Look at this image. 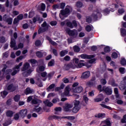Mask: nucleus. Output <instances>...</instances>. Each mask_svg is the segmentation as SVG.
<instances>
[{"mask_svg": "<svg viewBox=\"0 0 126 126\" xmlns=\"http://www.w3.org/2000/svg\"><path fill=\"white\" fill-rule=\"evenodd\" d=\"M65 6V3H61L59 4V8H61L62 9H63L64 7Z\"/></svg>", "mask_w": 126, "mask_h": 126, "instance_id": "58", "label": "nucleus"}, {"mask_svg": "<svg viewBox=\"0 0 126 126\" xmlns=\"http://www.w3.org/2000/svg\"><path fill=\"white\" fill-rule=\"evenodd\" d=\"M15 89H16V88L13 86L12 84L9 85L7 87V90L10 92H13V91H15Z\"/></svg>", "mask_w": 126, "mask_h": 126, "instance_id": "25", "label": "nucleus"}, {"mask_svg": "<svg viewBox=\"0 0 126 126\" xmlns=\"http://www.w3.org/2000/svg\"><path fill=\"white\" fill-rule=\"evenodd\" d=\"M5 69H6V66L4 67L1 71H0V78H3L4 76H6V79L8 80L10 78V74L12 70L9 69L5 71Z\"/></svg>", "mask_w": 126, "mask_h": 126, "instance_id": "4", "label": "nucleus"}, {"mask_svg": "<svg viewBox=\"0 0 126 126\" xmlns=\"http://www.w3.org/2000/svg\"><path fill=\"white\" fill-rule=\"evenodd\" d=\"M121 63L122 65H126V60L125 58H122L121 61Z\"/></svg>", "mask_w": 126, "mask_h": 126, "instance_id": "54", "label": "nucleus"}, {"mask_svg": "<svg viewBox=\"0 0 126 126\" xmlns=\"http://www.w3.org/2000/svg\"><path fill=\"white\" fill-rule=\"evenodd\" d=\"M64 88V84H62L61 85L60 87H56L55 88V91H60V90H61L62 89H63Z\"/></svg>", "mask_w": 126, "mask_h": 126, "instance_id": "37", "label": "nucleus"}, {"mask_svg": "<svg viewBox=\"0 0 126 126\" xmlns=\"http://www.w3.org/2000/svg\"><path fill=\"white\" fill-rule=\"evenodd\" d=\"M121 35L123 36H126V30L125 29H121Z\"/></svg>", "mask_w": 126, "mask_h": 126, "instance_id": "48", "label": "nucleus"}, {"mask_svg": "<svg viewBox=\"0 0 126 126\" xmlns=\"http://www.w3.org/2000/svg\"><path fill=\"white\" fill-rule=\"evenodd\" d=\"M100 82H101V84H102L103 85H105V84H107V81H106L105 79H102L100 80Z\"/></svg>", "mask_w": 126, "mask_h": 126, "instance_id": "63", "label": "nucleus"}, {"mask_svg": "<svg viewBox=\"0 0 126 126\" xmlns=\"http://www.w3.org/2000/svg\"><path fill=\"white\" fill-rule=\"evenodd\" d=\"M34 14L35 13H34L33 11L30 12L29 14V18H32V17L34 16Z\"/></svg>", "mask_w": 126, "mask_h": 126, "instance_id": "60", "label": "nucleus"}, {"mask_svg": "<svg viewBox=\"0 0 126 126\" xmlns=\"http://www.w3.org/2000/svg\"><path fill=\"white\" fill-rule=\"evenodd\" d=\"M41 27L39 28L38 31V34H41L43 33V32H46L49 29L50 27V25L48 24L46 21H44L43 23L41 25Z\"/></svg>", "mask_w": 126, "mask_h": 126, "instance_id": "8", "label": "nucleus"}, {"mask_svg": "<svg viewBox=\"0 0 126 126\" xmlns=\"http://www.w3.org/2000/svg\"><path fill=\"white\" fill-rule=\"evenodd\" d=\"M88 62H89V63H91V64L92 63H95V62H96V59H93L89 60Z\"/></svg>", "mask_w": 126, "mask_h": 126, "instance_id": "64", "label": "nucleus"}, {"mask_svg": "<svg viewBox=\"0 0 126 126\" xmlns=\"http://www.w3.org/2000/svg\"><path fill=\"white\" fill-rule=\"evenodd\" d=\"M42 111V108L38 107V106H35L34 108H33V110L31 111V113H33V112H36V113H38L39 114H41L40 112Z\"/></svg>", "mask_w": 126, "mask_h": 126, "instance_id": "23", "label": "nucleus"}, {"mask_svg": "<svg viewBox=\"0 0 126 126\" xmlns=\"http://www.w3.org/2000/svg\"><path fill=\"white\" fill-rule=\"evenodd\" d=\"M54 74H55V72H51L48 74L47 77H48L49 80L51 79V78H52V77H53Z\"/></svg>", "mask_w": 126, "mask_h": 126, "instance_id": "53", "label": "nucleus"}, {"mask_svg": "<svg viewBox=\"0 0 126 126\" xmlns=\"http://www.w3.org/2000/svg\"><path fill=\"white\" fill-rule=\"evenodd\" d=\"M6 116H7V117L11 118V117L13 116V112L11 110L7 111L6 113Z\"/></svg>", "mask_w": 126, "mask_h": 126, "instance_id": "34", "label": "nucleus"}, {"mask_svg": "<svg viewBox=\"0 0 126 126\" xmlns=\"http://www.w3.org/2000/svg\"><path fill=\"white\" fill-rule=\"evenodd\" d=\"M19 117H20V115H19V113H16V114L14 115V120H15L16 121H18V120L19 119Z\"/></svg>", "mask_w": 126, "mask_h": 126, "instance_id": "56", "label": "nucleus"}, {"mask_svg": "<svg viewBox=\"0 0 126 126\" xmlns=\"http://www.w3.org/2000/svg\"><path fill=\"white\" fill-rule=\"evenodd\" d=\"M36 55L38 58H42L43 56H46L47 53L44 51H37Z\"/></svg>", "mask_w": 126, "mask_h": 126, "instance_id": "22", "label": "nucleus"}, {"mask_svg": "<svg viewBox=\"0 0 126 126\" xmlns=\"http://www.w3.org/2000/svg\"><path fill=\"white\" fill-rule=\"evenodd\" d=\"M80 110V106H74L73 108V113H77Z\"/></svg>", "mask_w": 126, "mask_h": 126, "instance_id": "39", "label": "nucleus"}, {"mask_svg": "<svg viewBox=\"0 0 126 126\" xmlns=\"http://www.w3.org/2000/svg\"><path fill=\"white\" fill-rule=\"evenodd\" d=\"M7 94H8V93L6 91H3L1 92V96L2 98H5Z\"/></svg>", "mask_w": 126, "mask_h": 126, "instance_id": "50", "label": "nucleus"}, {"mask_svg": "<svg viewBox=\"0 0 126 126\" xmlns=\"http://www.w3.org/2000/svg\"><path fill=\"white\" fill-rule=\"evenodd\" d=\"M46 38L47 40H48L49 42H50L52 44V45H55L57 44V43L56 42H55L54 41L52 40V39H51V37H50L48 36H46Z\"/></svg>", "mask_w": 126, "mask_h": 126, "instance_id": "38", "label": "nucleus"}, {"mask_svg": "<svg viewBox=\"0 0 126 126\" xmlns=\"http://www.w3.org/2000/svg\"><path fill=\"white\" fill-rule=\"evenodd\" d=\"M119 8V5L117 4H113L110 6V9L106 8L103 10V13L104 15H107V14H109L110 13V11H112V12L115 10V8Z\"/></svg>", "mask_w": 126, "mask_h": 126, "instance_id": "9", "label": "nucleus"}, {"mask_svg": "<svg viewBox=\"0 0 126 126\" xmlns=\"http://www.w3.org/2000/svg\"><path fill=\"white\" fill-rule=\"evenodd\" d=\"M76 6L77 7H79V8H80L81 7L83 6V3H82L81 1H78L76 3Z\"/></svg>", "mask_w": 126, "mask_h": 126, "instance_id": "46", "label": "nucleus"}, {"mask_svg": "<svg viewBox=\"0 0 126 126\" xmlns=\"http://www.w3.org/2000/svg\"><path fill=\"white\" fill-rule=\"evenodd\" d=\"M102 91H104L107 95H111L112 93H113L112 88H111L110 87H103L102 88Z\"/></svg>", "mask_w": 126, "mask_h": 126, "instance_id": "15", "label": "nucleus"}, {"mask_svg": "<svg viewBox=\"0 0 126 126\" xmlns=\"http://www.w3.org/2000/svg\"><path fill=\"white\" fill-rule=\"evenodd\" d=\"M82 90H83V88L81 86L73 88V91L74 93H81V92H82Z\"/></svg>", "mask_w": 126, "mask_h": 126, "instance_id": "21", "label": "nucleus"}, {"mask_svg": "<svg viewBox=\"0 0 126 126\" xmlns=\"http://www.w3.org/2000/svg\"><path fill=\"white\" fill-rule=\"evenodd\" d=\"M41 19L40 18L39 16H36V17H34L33 19V23H36L37 21H40V20Z\"/></svg>", "mask_w": 126, "mask_h": 126, "instance_id": "43", "label": "nucleus"}, {"mask_svg": "<svg viewBox=\"0 0 126 126\" xmlns=\"http://www.w3.org/2000/svg\"><path fill=\"white\" fill-rule=\"evenodd\" d=\"M41 6V10H42L43 11H44V10H45V9H46V5H45V4L44 3H41L40 5Z\"/></svg>", "mask_w": 126, "mask_h": 126, "instance_id": "57", "label": "nucleus"}, {"mask_svg": "<svg viewBox=\"0 0 126 126\" xmlns=\"http://www.w3.org/2000/svg\"><path fill=\"white\" fill-rule=\"evenodd\" d=\"M79 58H81L83 60L87 59H93V58H95L94 55H87L85 54H82L78 56Z\"/></svg>", "mask_w": 126, "mask_h": 126, "instance_id": "17", "label": "nucleus"}, {"mask_svg": "<svg viewBox=\"0 0 126 126\" xmlns=\"http://www.w3.org/2000/svg\"><path fill=\"white\" fill-rule=\"evenodd\" d=\"M19 115H20V118H22V119L25 118L27 115V109H22L20 110L19 112Z\"/></svg>", "mask_w": 126, "mask_h": 126, "instance_id": "18", "label": "nucleus"}, {"mask_svg": "<svg viewBox=\"0 0 126 126\" xmlns=\"http://www.w3.org/2000/svg\"><path fill=\"white\" fill-rule=\"evenodd\" d=\"M65 31L69 36H72L73 37H74V38H76V37H77V31L75 30L71 31L69 28H67L66 29Z\"/></svg>", "mask_w": 126, "mask_h": 126, "instance_id": "10", "label": "nucleus"}, {"mask_svg": "<svg viewBox=\"0 0 126 126\" xmlns=\"http://www.w3.org/2000/svg\"><path fill=\"white\" fill-rule=\"evenodd\" d=\"M119 70L121 74H125L126 73V68L124 67L119 68Z\"/></svg>", "mask_w": 126, "mask_h": 126, "instance_id": "42", "label": "nucleus"}, {"mask_svg": "<svg viewBox=\"0 0 126 126\" xmlns=\"http://www.w3.org/2000/svg\"><path fill=\"white\" fill-rule=\"evenodd\" d=\"M56 86V84H52L51 85H50L49 87H48L47 88V90L48 91V92L51 91V90H53V89H54V88H55V87Z\"/></svg>", "mask_w": 126, "mask_h": 126, "instance_id": "35", "label": "nucleus"}, {"mask_svg": "<svg viewBox=\"0 0 126 126\" xmlns=\"http://www.w3.org/2000/svg\"><path fill=\"white\" fill-rule=\"evenodd\" d=\"M92 29H93V28L91 26L88 25L86 27V30L87 32H90Z\"/></svg>", "mask_w": 126, "mask_h": 126, "instance_id": "49", "label": "nucleus"}, {"mask_svg": "<svg viewBox=\"0 0 126 126\" xmlns=\"http://www.w3.org/2000/svg\"><path fill=\"white\" fill-rule=\"evenodd\" d=\"M83 62H84V60H81L79 61V59L77 58H74L73 59V63L75 64V67L74 68H75V67L80 68L81 67H82V66H84L85 64L83 63Z\"/></svg>", "mask_w": 126, "mask_h": 126, "instance_id": "6", "label": "nucleus"}, {"mask_svg": "<svg viewBox=\"0 0 126 126\" xmlns=\"http://www.w3.org/2000/svg\"><path fill=\"white\" fill-rule=\"evenodd\" d=\"M90 76V72L89 71L84 72L82 75V78H88Z\"/></svg>", "mask_w": 126, "mask_h": 126, "instance_id": "24", "label": "nucleus"}, {"mask_svg": "<svg viewBox=\"0 0 126 126\" xmlns=\"http://www.w3.org/2000/svg\"><path fill=\"white\" fill-rule=\"evenodd\" d=\"M46 68V65L44 64L42 66H40L38 68H36L37 72H40V71H44Z\"/></svg>", "mask_w": 126, "mask_h": 126, "instance_id": "26", "label": "nucleus"}, {"mask_svg": "<svg viewBox=\"0 0 126 126\" xmlns=\"http://www.w3.org/2000/svg\"><path fill=\"white\" fill-rule=\"evenodd\" d=\"M74 106L75 107H80L79 104H80V102L79 100H74L73 101Z\"/></svg>", "mask_w": 126, "mask_h": 126, "instance_id": "51", "label": "nucleus"}, {"mask_svg": "<svg viewBox=\"0 0 126 126\" xmlns=\"http://www.w3.org/2000/svg\"><path fill=\"white\" fill-rule=\"evenodd\" d=\"M72 12V7L67 5L64 10H61L59 14L61 19H64Z\"/></svg>", "mask_w": 126, "mask_h": 126, "instance_id": "1", "label": "nucleus"}, {"mask_svg": "<svg viewBox=\"0 0 126 126\" xmlns=\"http://www.w3.org/2000/svg\"><path fill=\"white\" fill-rule=\"evenodd\" d=\"M69 91H70V87H69V86H67L65 87L64 93L61 94V97H66V96H70V94H69Z\"/></svg>", "mask_w": 126, "mask_h": 126, "instance_id": "14", "label": "nucleus"}, {"mask_svg": "<svg viewBox=\"0 0 126 126\" xmlns=\"http://www.w3.org/2000/svg\"><path fill=\"white\" fill-rule=\"evenodd\" d=\"M73 107L72 104L67 103L63 107L64 111L65 112H69L70 109Z\"/></svg>", "mask_w": 126, "mask_h": 126, "instance_id": "20", "label": "nucleus"}, {"mask_svg": "<svg viewBox=\"0 0 126 126\" xmlns=\"http://www.w3.org/2000/svg\"><path fill=\"white\" fill-rule=\"evenodd\" d=\"M126 10L123 8H120L118 10V15H123L124 13H125V12Z\"/></svg>", "mask_w": 126, "mask_h": 126, "instance_id": "30", "label": "nucleus"}, {"mask_svg": "<svg viewBox=\"0 0 126 126\" xmlns=\"http://www.w3.org/2000/svg\"><path fill=\"white\" fill-rule=\"evenodd\" d=\"M126 76L123 78L121 85L119 86L120 89L122 91L125 90L124 93V95H126Z\"/></svg>", "mask_w": 126, "mask_h": 126, "instance_id": "12", "label": "nucleus"}, {"mask_svg": "<svg viewBox=\"0 0 126 126\" xmlns=\"http://www.w3.org/2000/svg\"><path fill=\"white\" fill-rule=\"evenodd\" d=\"M29 63H32V67H34V66H36V63H37V61L35 59H31L28 61Z\"/></svg>", "mask_w": 126, "mask_h": 126, "instance_id": "29", "label": "nucleus"}, {"mask_svg": "<svg viewBox=\"0 0 126 126\" xmlns=\"http://www.w3.org/2000/svg\"><path fill=\"white\" fill-rule=\"evenodd\" d=\"M61 24L62 26H63L65 24H66L67 26L70 28H74V27H76V26H77V23L74 20L72 21V23L69 21L66 20L64 22H61Z\"/></svg>", "mask_w": 126, "mask_h": 126, "instance_id": "7", "label": "nucleus"}, {"mask_svg": "<svg viewBox=\"0 0 126 126\" xmlns=\"http://www.w3.org/2000/svg\"><path fill=\"white\" fill-rule=\"evenodd\" d=\"M83 102H85V103H82V105H83V106H86V105L88 104V101H89V99L87 96L84 95L83 98Z\"/></svg>", "mask_w": 126, "mask_h": 126, "instance_id": "28", "label": "nucleus"}, {"mask_svg": "<svg viewBox=\"0 0 126 126\" xmlns=\"http://www.w3.org/2000/svg\"><path fill=\"white\" fill-rule=\"evenodd\" d=\"M73 49L75 53H78L80 51L79 47L75 45L73 47Z\"/></svg>", "mask_w": 126, "mask_h": 126, "instance_id": "44", "label": "nucleus"}, {"mask_svg": "<svg viewBox=\"0 0 126 126\" xmlns=\"http://www.w3.org/2000/svg\"><path fill=\"white\" fill-rule=\"evenodd\" d=\"M101 125H106L107 126H111V122L109 119H106L101 122Z\"/></svg>", "mask_w": 126, "mask_h": 126, "instance_id": "31", "label": "nucleus"}, {"mask_svg": "<svg viewBox=\"0 0 126 126\" xmlns=\"http://www.w3.org/2000/svg\"><path fill=\"white\" fill-rule=\"evenodd\" d=\"M3 19L4 21H6V22H7L8 24H9V25L12 24V18H8V16H7L6 14H5L3 16Z\"/></svg>", "mask_w": 126, "mask_h": 126, "instance_id": "16", "label": "nucleus"}, {"mask_svg": "<svg viewBox=\"0 0 126 126\" xmlns=\"http://www.w3.org/2000/svg\"><path fill=\"white\" fill-rule=\"evenodd\" d=\"M35 44L36 47H39V46H41V41L39 40H36L35 41Z\"/></svg>", "mask_w": 126, "mask_h": 126, "instance_id": "62", "label": "nucleus"}, {"mask_svg": "<svg viewBox=\"0 0 126 126\" xmlns=\"http://www.w3.org/2000/svg\"><path fill=\"white\" fill-rule=\"evenodd\" d=\"M22 64H23V63L22 62L14 67V71L11 73V75H12V76L15 75V74L19 71V68H20V66H22Z\"/></svg>", "mask_w": 126, "mask_h": 126, "instance_id": "13", "label": "nucleus"}, {"mask_svg": "<svg viewBox=\"0 0 126 126\" xmlns=\"http://www.w3.org/2000/svg\"><path fill=\"white\" fill-rule=\"evenodd\" d=\"M30 64L28 62L24 63L23 67L21 69L22 71H26L23 73V75L24 76H29L30 74H31V73L34 71L33 68H31Z\"/></svg>", "mask_w": 126, "mask_h": 126, "instance_id": "2", "label": "nucleus"}, {"mask_svg": "<svg viewBox=\"0 0 126 126\" xmlns=\"http://www.w3.org/2000/svg\"><path fill=\"white\" fill-rule=\"evenodd\" d=\"M108 83L109 84H110V85H112V86H113L114 87H116L118 86V84L115 83V81L113 79H111V80H110L109 81Z\"/></svg>", "mask_w": 126, "mask_h": 126, "instance_id": "32", "label": "nucleus"}, {"mask_svg": "<svg viewBox=\"0 0 126 126\" xmlns=\"http://www.w3.org/2000/svg\"><path fill=\"white\" fill-rule=\"evenodd\" d=\"M55 64V61L54 60H52L49 63H48V66H53Z\"/></svg>", "mask_w": 126, "mask_h": 126, "instance_id": "55", "label": "nucleus"}, {"mask_svg": "<svg viewBox=\"0 0 126 126\" xmlns=\"http://www.w3.org/2000/svg\"><path fill=\"white\" fill-rule=\"evenodd\" d=\"M67 53H68L67 50L62 51L60 53V56L61 57H64L65 55H66Z\"/></svg>", "mask_w": 126, "mask_h": 126, "instance_id": "41", "label": "nucleus"}, {"mask_svg": "<svg viewBox=\"0 0 126 126\" xmlns=\"http://www.w3.org/2000/svg\"><path fill=\"white\" fill-rule=\"evenodd\" d=\"M32 93H33V90L30 89V88H27L24 91V93L25 94H26V95L31 94Z\"/></svg>", "mask_w": 126, "mask_h": 126, "instance_id": "27", "label": "nucleus"}, {"mask_svg": "<svg viewBox=\"0 0 126 126\" xmlns=\"http://www.w3.org/2000/svg\"><path fill=\"white\" fill-rule=\"evenodd\" d=\"M121 123H122L123 124H126V115H125L123 116V119H122L121 120Z\"/></svg>", "mask_w": 126, "mask_h": 126, "instance_id": "61", "label": "nucleus"}, {"mask_svg": "<svg viewBox=\"0 0 126 126\" xmlns=\"http://www.w3.org/2000/svg\"><path fill=\"white\" fill-rule=\"evenodd\" d=\"M44 103L46 106H48V107H52V106H53V103L51 102V101L48 99L44 101Z\"/></svg>", "mask_w": 126, "mask_h": 126, "instance_id": "33", "label": "nucleus"}, {"mask_svg": "<svg viewBox=\"0 0 126 126\" xmlns=\"http://www.w3.org/2000/svg\"><path fill=\"white\" fill-rule=\"evenodd\" d=\"M10 47L11 48H13V50H18V49H22L24 47L23 43H19L17 46H16V42L15 39L11 38L10 42Z\"/></svg>", "mask_w": 126, "mask_h": 126, "instance_id": "5", "label": "nucleus"}, {"mask_svg": "<svg viewBox=\"0 0 126 126\" xmlns=\"http://www.w3.org/2000/svg\"><path fill=\"white\" fill-rule=\"evenodd\" d=\"M106 114L105 113H99L97 115H95L96 118H105Z\"/></svg>", "mask_w": 126, "mask_h": 126, "instance_id": "45", "label": "nucleus"}, {"mask_svg": "<svg viewBox=\"0 0 126 126\" xmlns=\"http://www.w3.org/2000/svg\"><path fill=\"white\" fill-rule=\"evenodd\" d=\"M14 100L15 102H18L19 100H20V95H16L14 97Z\"/></svg>", "mask_w": 126, "mask_h": 126, "instance_id": "52", "label": "nucleus"}, {"mask_svg": "<svg viewBox=\"0 0 126 126\" xmlns=\"http://www.w3.org/2000/svg\"><path fill=\"white\" fill-rule=\"evenodd\" d=\"M104 98L105 97H104V95L102 94H100L94 99V102H101V101H103V100H104Z\"/></svg>", "mask_w": 126, "mask_h": 126, "instance_id": "19", "label": "nucleus"}, {"mask_svg": "<svg viewBox=\"0 0 126 126\" xmlns=\"http://www.w3.org/2000/svg\"><path fill=\"white\" fill-rule=\"evenodd\" d=\"M53 119H55V120H62V119H67V120H69V121H72V120H74L75 117L74 116H64L63 117H60L59 116L54 115L53 116Z\"/></svg>", "mask_w": 126, "mask_h": 126, "instance_id": "11", "label": "nucleus"}, {"mask_svg": "<svg viewBox=\"0 0 126 126\" xmlns=\"http://www.w3.org/2000/svg\"><path fill=\"white\" fill-rule=\"evenodd\" d=\"M112 58L113 59H117L118 58V54L116 52H113L112 54Z\"/></svg>", "mask_w": 126, "mask_h": 126, "instance_id": "59", "label": "nucleus"}, {"mask_svg": "<svg viewBox=\"0 0 126 126\" xmlns=\"http://www.w3.org/2000/svg\"><path fill=\"white\" fill-rule=\"evenodd\" d=\"M114 93L116 98H120V94H119V90H118V88H115L114 89Z\"/></svg>", "mask_w": 126, "mask_h": 126, "instance_id": "40", "label": "nucleus"}, {"mask_svg": "<svg viewBox=\"0 0 126 126\" xmlns=\"http://www.w3.org/2000/svg\"><path fill=\"white\" fill-rule=\"evenodd\" d=\"M100 106L102 107V108H104L105 109H108V110H112V108L110 106H107L104 104H100Z\"/></svg>", "mask_w": 126, "mask_h": 126, "instance_id": "47", "label": "nucleus"}, {"mask_svg": "<svg viewBox=\"0 0 126 126\" xmlns=\"http://www.w3.org/2000/svg\"><path fill=\"white\" fill-rule=\"evenodd\" d=\"M25 55H22L19 57L18 58H17L16 62L17 63H19L20 61H22L23 59H25Z\"/></svg>", "mask_w": 126, "mask_h": 126, "instance_id": "36", "label": "nucleus"}, {"mask_svg": "<svg viewBox=\"0 0 126 126\" xmlns=\"http://www.w3.org/2000/svg\"><path fill=\"white\" fill-rule=\"evenodd\" d=\"M101 9H97L96 11H94L91 17H87L86 21L88 23H90L92 21V19H97L99 17H101Z\"/></svg>", "mask_w": 126, "mask_h": 126, "instance_id": "3", "label": "nucleus"}]
</instances>
